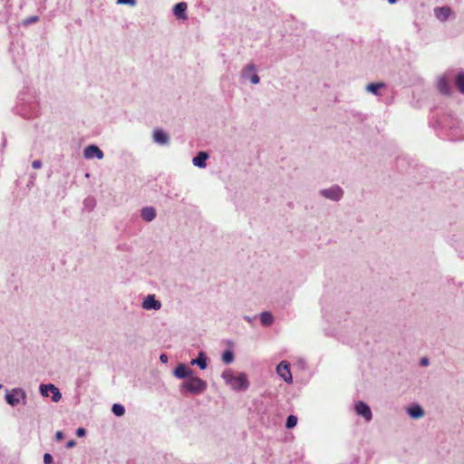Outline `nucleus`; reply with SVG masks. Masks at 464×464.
<instances>
[{
	"mask_svg": "<svg viewBox=\"0 0 464 464\" xmlns=\"http://www.w3.org/2000/svg\"><path fill=\"white\" fill-rule=\"evenodd\" d=\"M208 358L204 352H200L197 358L190 361V365H197L200 370H205L208 367Z\"/></svg>",
	"mask_w": 464,
	"mask_h": 464,
	"instance_id": "nucleus-16",
	"label": "nucleus"
},
{
	"mask_svg": "<svg viewBox=\"0 0 464 464\" xmlns=\"http://www.w3.org/2000/svg\"><path fill=\"white\" fill-rule=\"evenodd\" d=\"M83 156L85 159L91 160L93 158H97L98 160L103 159V152L102 150L97 147L96 145H89L85 147L83 150Z\"/></svg>",
	"mask_w": 464,
	"mask_h": 464,
	"instance_id": "nucleus-10",
	"label": "nucleus"
},
{
	"mask_svg": "<svg viewBox=\"0 0 464 464\" xmlns=\"http://www.w3.org/2000/svg\"><path fill=\"white\" fill-rule=\"evenodd\" d=\"M319 194L323 198L332 201H339L343 197V189L338 185H334L330 188L321 189Z\"/></svg>",
	"mask_w": 464,
	"mask_h": 464,
	"instance_id": "nucleus-5",
	"label": "nucleus"
},
{
	"mask_svg": "<svg viewBox=\"0 0 464 464\" xmlns=\"http://www.w3.org/2000/svg\"><path fill=\"white\" fill-rule=\"evenodd\" d=\"M456 86L464 94V72H459L455 78Z\"/></svg>",
	"mask_w": 464,
	"mask_h": 464,
	"instance_id": "nucleus-22",
	"label": "nucleus"
},
{
	"mask_svg": "<svg viewBox=\"0 0 464 464\" xmlns=\"http://www.w3.org/2000/svg\"><path fill=\"white\" fill-rule=\"evenodd\" d=\"M276 373L282 378L286 383H293V376L290 371V363L286 361H282L276 366Z\"/></svg>",
	"mask_w": 464,
	"mask_h": 464,
	"instance_id": "nucleus-7",
	"label": "nucleus"
},
{
	"mask_svg": "<svg viewBox=\"0 0 464 464\" xmlns=\"http://www.w3.org/2000/svg\"><path fill=\"white\" fill-rule=\"evenodd\" d=\"M297 424V417L295 415H289L286 419L285 427L287 429H293Z\"/></svg>",
	"mask_w": 464,
	"mask_h": 464,
	"instance_id": "nucleus-25",
	"label": "nucleus"
},
{
	"mask_svg": "<svg viewBox=\"0 0 464 464\" xmlns=\"http://www.w3.org/2000/svg\"><path fill=\"white\" fill-rule=\"evenodd\" d=\"M37 21H38V16H32V17L27 19L26 23L27 24H31V23H34V22H37Z\"/></svg>",
	"mask_w": 464,
	"mask_h": 464,
	"instance_id": "nucleus-32",
	"label": "nucleus"
},
{
	"mask_svg": "<svg viewBox=\"0 0 464 464\" xmlns=\"http://www.w3.org/2000/svg\"><path fill=\"white\" fill-rule=\"evenodd\" d=\"M118 5H129L130 6H134L136 5V0H117Z\"/></svg>",
	"mask_w": 464,
	"mask_h": 464,
	"instance_id": "nucleus-26",
	"label": "nucleus"
},
{
	"mask_svg": "<svg viewBox=\"0 0 464 464\" xmlns=\"http://www.w3.org/2000/svg\"><path fill=\"white\" fill-rule=\"evenodd\" d=\"M450 79L447 75H442L438 80V89L443 94H449L450 92Z\"/></svg>",
	"mask_w": 464,
	"mask_h": 464,
	"instance_id": "nucleus-14",
	"label": "nucleus"
},
{
	"mask_svg": "<svg viewBox=\"0 0 464 464\" xmlns=\"http://www.w3.org/2000/svg\"><path fill=\"white\" fill-rule=\"evenodd\" d=\"M161 302L156 299L155 295H146L141 303L142 309L146 311H158L161 308Z\"/></svg>",
	"mask_w": 464,
	"mask_h": 464,
	"instance_id": "nucleus-8",
	"label": "nucleus"
},
{
	"mask_svg": "<svg viewBox=\"0 0 464 464\" xmlns=\"http://www.w3.org/2000/svg\"><path fill=\"white\" fill-rule=\"evenodd\" d=\"M398 0H388L390 4H395Z\"/></svg>",
	"mask_w": 464,
	"mask_h": 464,
	"instance_id": "nucleus-36",
	"label": "nucleus"
},
{
	"mask_svg": "<svg viewBox=\"0 0 464 464\" xmlns=\"http://www.w3.org/2000/svg\"><path fill=\"white\" fill-rule=\"evenodd\" d=\"M5 401L12 407L17 406L20 403H26V392L22 388H14L5 391Z\"/></svg>",
	"mask_w": 464,
	"mask_h": 464,
	"instance_id": "nucleus-3",
	"label": "nucleus"
},
{
	"mask_svg": "<svg viewBox=\"0 0 464 464\" xmlns=\"http://www.w3.org/2000/svg\"><path fill=\"white\" fill-rule=\"evenodd\" d=\"M140 217L146 222H151L156 218V209L153 207H145L140 210Z\"/></svg>",
	"mask_w": 464,
	"mask_h": 464,
	"instance_id": "nucleus-17",
	"label": "nucleus"
},
{
	"mask_svg": "<svg viewBox=\"0 0 464 464\" xmlns=\"http://www.w3.org/2000/svg\"><path fill=\"white\" fill-rule=\"evenodd\" d=\"M354 410L357 415L362 417L365 421L369 422L372 419V412L371 408L363 401H358L354 405Z\"/></svg>",
	"mask_w": 464,
	"mask_h": 464,
	"instance_id": "nucleus-9",
	"label": "nucleus"
},
{
	"mask_svg": "<svg viewBox=\"0 0 464 464\" xmlns=\"http://www.w3.org/2000/svg\"><path fill=\"white\" fill-rule=\"evenodd\" d=\"M428 363H429V360L427 358H422L421 359V362H420L421 365L426 366V365H428Z\"/></svg>",
	"mask_w": 464,
	"mask_h": 464,
	"instance_id": "nucleus-34",
	"label": "nucleus"
},
{
	"mask_svg": "<svg viewBox=\"0 0 464 464\" xmlns=\"http://www.w3.org/2000/svg\"><path fill=\"white\" fill-rule=\"evenodd\" d=\"M407 413L412 419H420L424 416V411L419 404H413L407 409Z\"/></svg>",
	"mask_w": 464,
	"mask_h": 464,
	"instance_id": "nucleus-18",
	"label": "nucleus"
},
{
	"mask_svg": "<svg viewBox=\"0 0 464 464\" xmlns=\"http://www.w3.org/2000/svg\"><path fill=\"white\" fill-rule=\"evenodd\" d=\"M55 439H56L57 440H62L63 439V433L62 431H60V430H59V431H57V432L55 433Z\"/></svg>",
	"mask_w": 464,
	"mask_h": 464,
	"instance_id": "nucleus-31",
	"label": "nucleus"
},
{
	"mask_svg": "<svg viewBox=\"0 0 464 464\" xmlns=\"http://www.w3.org/2000/svg\"><path fill=\"white\" fill-rule=\"evenodd\" d=\"M111 411L113 412V414L117 417H121L122 415H124L125 413V408L123 405L121 404H119V403H114L112 405V408H111Z\"/></svg>",
	"mask_w": 464,
	"mask_h": 464,
	"instance_id": "nucleus-24",
	"label": "nucleus"
},
{
	"mask_svg": "<svg viewBox=\"0 0 464 464\" xmlns=\"http://www.w3.org/2000/svg\"><path fill=\"white\" fill-rule=\"evenodd\" d=\"M244 319H245L246 322H248V323H251V322H252L251 317H249V316H247V315L244 316Z\"/></svg>",
	"mask_w": 464,
	"mask_h": 464,
	"instance_id": "nucleus-35",
	"label": "nucleus"
},
{
	"mask_svg": "<svg viewBox=\"0 0 464 464\" xmlns=\"http://www.w3.org/2000/svg\"><path fill=\"white\" fill-rule=\"evenodd\" d=\"M208 154L205 151H199L196 157L192 159V163L194 166L204 169L207 166V160L208 159Z\"/></svg>",
	"mask_w": 464,
	"mask_h": 464,
	"instance_id": "nucleus-13",
	"label": "nucleus"
},
{
	"mask_svg": "<svg viewBox=\"0 0 464 464\" xmlns=\"http://www.w3.org/2000/svg\"><path fill=\"white\" fill-rule=\"evenodd\" d=\"M241 78L245 81H249L255 85L260 82L256 66L254 63H247L243 67L241 71Z\"/></svg>",
	"mask_w": 464,
	"mask_h": 464,
	"instance_id": "nucleus-4",
	"label": "nucleus"
},
{
	"mask_svg": "<svg viewBox=\"0 0 464 464\" xmlns=\"http://www.w3.org/2000/svg\"><path fill=\"white\" fill-rule=\"evenodd\" d=\"M160 360L161 362L167 363L168 360H169L168 355L165 354V353L160 354Z\"/></svg>",
	"mask_w": 464,
	"mask_h": 464,
	"instance_id": "nucleus-30",
	"label": "nucleus"
},
{
	"mask_svg": "<svg viewBox=\"0 0 464 464\" xmlns=\"http://www.w3.org/2000/svg\"><path fill=\"white\" fill-rule=\"evenodd\" d=\"M39 391L41 395L44 397H48L49 394H52V401L53 402H58L62 399V393L60 390L52 383L41 384Z\"/></svg>",
	"mask_w": 464,
	"mask_h": 464,
	"instance_id": "nucleus-6",
	"label": "nucleus"
},
{
	"mask_svg": "<svg viewBox=\"0 0 464 464\" xmlns=\"http://www.w3.org/2000/svg\"><path fill=\"white\" fill-rule=\"evenodd\" d=\"M75 444H76L75 440H69V441L67 442L66 447H67V448H72V447H74V446H75Z\"/></svg>",
	"mask_w": 464,
	"mask_h": 464,
	"instance_id": "nucleus-33",
	"label": "nucleus"
},
{
	"mask_svg": "<svg viewBox=\"0 0 464 464\" xmlns=\"http://www.w3.org/2000/svg\"><path fill=\"white\" fill-rule=\"evenodd\" d=\"M221 378L225 384L234 392H245L250 385L246 372H236L231 368L225 369L221 373Z\"/></svg>",
	"mask_w": 464,
	"mask_h": 464,
	"instance_id": "nucleus-1",
	"label": "nucleus"
},
{
	"mask_svg": "<svg viewBox=\"0 0 464 464\" xmlns=\"http://www.w3.org/2000/svg\"><path fill=\"white\" fill-rule=\"evenodd\" d=\"M186 10H187V4L185 2H180V3H178L177 5H175L173 12H174V14L179 19H186L187 18Z\"/></svg>",
	"mask_w": 464,
	"mask_h": 464,
	"instance_id": "nucleus-19",
	"label": "nucleus"
},
{
	"mask_svg": "<svg viewBox=\"0 0 464 464\" xmlns=\"http://www.w3.org/2000/svg\"><path fill=\"white\" fill-rule=\"evenodd\" d=\"M53 462V457L50 453H45L44 455V464H52Z\"/></svg>",
	"mask_w": 464,
	"mask_h": 464,
	"instance_id": "nucleus-27",
	"label": "nucleus"
},
{
	"mask_svg": "<svg viewBox=\"0 0 464 464\" xmlns=\"http://www.w3.org/2000/svg\"><path fill=\"white\" fill-rule=\"evenodd\" d=\"M153 140L158 144L166 145L169 138L164 130L158 129L153 131Z\"/></svg>",
	"mask_w": 464,
	"mask_h": 464,
	"instance_id": "nucleus-15",
	"label": "nucleus"
},
{
	"mask_svg": "<svg viewBox=\"0 0 464 464\" xmlns=\"http://www.w3.org/2000/svg\"><path fill=\"white\" fill-rule=\"evenodd\" d=\"M32 166L34 169H40L42 167V162L38 160H34Z\"/></svg>",
	"mask_w": 464,
	"mask_h": 464,
	"instance_id": "nucleus-29",
	"label": "nucleus"
},
{
	"mask_svg": "<svg viewBox=\"0 0 464 464\" xmlns=\"http://www.w3.org/2000/svg\"><path fill=\"white\" fill-rule=\"evenodd\" d=\"M85 434H86V430H85V429H83V428H79V429H77V430H76V435H77L78 437H83V436H85Z\"/></svg>",
	"mask_w": 464,
	"mask_h": 464,
	"instance_id": "nucleus-28",
	"label": "nucleus"
},
{
	"mask_svg": "<svg viewBox=\"0 0 464 464\" xmlns=\"http://www.w3.org/2000/svg\"><path fill=\"white\" fill-rule=\"evenodd\" d=\"M384 87L385 84L383 82H372L366 85L365 90L376 96H380L381 93L379 91Z\"/></svg>",
	"mask_w": 464,
	"mask_h": 464,
	"instance_id": "nucleus-20",
	"label": "nucleus"
},
{
	"mask_svg": "<svg viewBox=\"0 0 464 464\" xmlns=\"http://www.w3.org/2000/svg\"><path fill=\"white\" fill-rule=\"evenodd\" d=\"M259 316H260V322H261L262 325H264V326H269L274 323V320H275L274 316L268 311L262 312Z\"/></svg>",
	"mask_w": 464,
	"mask_h": 464,
	"instance_id": "nucleus-21",
	"label": "nucleus"
},
{
	"mask_svg": "<svg viewBox=\"0 0 464 464\" xmlns=\"http://www.w3.org/2000/svg\"><path fill=\"white\" fill-rule=\"evenodd\" d=\"M192 374L193 371L184 363L178 364L173 372V375L178 379H188Z\"/></svg>",
	"mask_w": 464,
	"mask_h": 464,
	"instance_id": "nucleus-11",
	"label": "nucleus"
},
{
	"mask_svg": "<svg viewBox=\"0 0 464 464\" xmlns=\"http://www.w3.org/2000/svg\"><path fill=\"white\" fill-rule=\"evenodd\" d=\"M451 14L452 11L449 6H441L434 9V15L440 22L447 21Z\"/></svg>",
	"mask_w": 464,
	"mask_h": 464,
	"instance_id": "nucleus-12",
	"label": "nucleus"
},
{
	"mask_svg": "<svg viewBox=\"0 0 464 464\" xmlns=\"http://www.w3.org/2000/svg\"><path fill=\"white\" fill-rule=\"evenodd\" d=\"M235 360L234 353L230 350H227L222 353V361L226 364H230Z\"/></svg>",
	"mask_w": 464,
	"mask_h": 464,
	"instance_id": "nucleus-23",
	"label": "nucleus"
},
{
	"mask_svg": "<svg viewBox=\"0 0 464 464\" xmlns=\"http://www.w3.org/2000/svg\"><path fill=\"white\" fill-rule=\"evenodd\" d=\"M207 387L206 381L193 374L182 383V388L192 394H200L207 390Z\"/></svg>",
	"mask_w": 464,
	"mask_h": 464,
	"instance_id": "nucleus-2",
	"label": "nucleus"
}]
</instances>
